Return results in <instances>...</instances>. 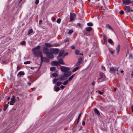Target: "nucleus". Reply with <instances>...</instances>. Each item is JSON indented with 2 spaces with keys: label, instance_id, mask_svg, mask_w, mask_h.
<instances>
[{
  "label": "nucleus",
  "instance_id": "f257e3e1",
  "mask_svg": "<svg viewBox=\"0 0 133 133\" xmlns=\"http://www.w3.org/2000/svg\"><path fill=\"white\" fill-rule=\"evenodd\" d=\"M43 51L44 54L46 55L48 58L52 59L54 58V56L50 51V52L49 49L47 47H44L43 49Z\"/></svg>",
  "mask_w": 133,
  "mask_h": 133
},
{
  "label": "nucleus",
  "instance_id": "f03ea898",
  "mask_svg": "<svg viewBox=\"0 0 133 133\" xmlns=\"http://www.w3.org/2000/svg\"><path fill=\"white\" fill-rule=\"evenodd\" d=\"M58 59V62L56 61H54L52 62V64L55 65H59V64L64 65L65 63L63 62V60L60 59Z\"/></svg>",
  "mask_w": 133,
  "mask_h": 133
},
{
  "label": "nucleus",
  "instance_id": "7ed1b4c3",
  "mask_svg": "<svg viewBox=\"0 0 133 133\" xmlns=\"http://www.w3.org/2000/svg\"><path fill=\"white\" fill-rule=\"evenodd\" d=\"M60 69L62 71L64 72V73L69 71L70 70L69 68L64 66H61Z\"/></svg>",
  "mask_w": 133,
  "mask_h": 133
},
{
  "label": "nucleus",
  "instance_id": "20e7f679",
  "mask_svg": "<svg viewBox=\"0 0 133 133\" xmlns=\"http://www.w3.org/2000/svg\"><path fill=\"white\" fill-rule=\"evenodd\" d=\"M34 54L36 57H40L41 58L42 56L41 52L39 50H37L35 51Z\"/></svg>",
  "mask_w": 133,
  "mask_h": 133
},
{
  "label": "nucleus",
  "instance_id": "39448f33",
  "mask_svg": "<svg viewBox=\"0 0 133 133\" xmlns=\"http://www.w3.org/2000/svg\"><path fill=\"white\" fill-rule=\"evenodd\" d=\"M64 53V51L63 50H62L60 51L59 52L58 56L57 57V59H62L63 57V55Z\"/></svg>",
  "mask_w": 133,
  "mask_h": 133
},
{
  "label": "nucleus",
  "instance_id": "423d86ee",
  "mask_svg": "<svg viewBox=\"0 0 133 133\" xmlns=\"http://www.w3.org/2000/svg\"><path fill=\"white\" fill-rule=\"evenodd\" d=\"M124 9L127 12H129L130 11L132 12L133 10L131 9L130 7L129 6H125L124 8Z\"/></svg>",
  "mask_w": 133,
  "mask_h": 133
},
{
  "label": "nucleus",
  "instance_id": "0eeeda50",
  "mask_svg": "<svg viewBox=\"0 0 133 133\" xmlns=\"http://www.w3.org/2000/svg\"><path fill=\"white\" fill-rule=\"evenodd\" d=\"M49 61V59L47 58L46 57H43L42 56L41 57V63L42 64L43 61L46 62H48Z\"/></svg>",
  "mask_w": 133,
  "mask_h": 133
},
{
  "label": "nucleus",
  "instance_id": "6e6552de",
  "mask_svg": "<svg viewBox=\"0 0 133 133\" xmlns=\"http://www.w3.org/2000/svg\"><path fill=\"white\" fill-rule=\"evenodd\" d=\"M76 17V15L74 14L70 13V18L69 21H72L74 20V18Z\"/></svg>",
  "mask_w": 133,
  "mask_h": 133
},
{
  "label": "nucleus",
  "instance_id": "1a4fd4ad",
  "mask_svg": "<svg viewBox=\"0 0 133 133\" xmlns=\"http://www.w3.org/2000/svg\"><path fill=\"white\" fill-rule=\"evenodd\" d=\"M15 96L13 95L12 96V98L11 99V101L10 103V105H13L16 102V100L15 99Z\"/></svg>",
  "mask_w": 133,
  "mask_h": 133
},
{
  "label": "nucleus",
  "instance_id": "9d476101",
  "mask_svg": "<svg viewBox=\"0 0 133 133\" xmlns=\"http://www.w3.org/2000/svg\"><path fill=\"white\" fill-rule=\"evenodd\" d=\"M71 74V72L69 71L65 72L64 73V75L65 77H68L70 76Z\"/></svg>",
  "mask_w": 133,
  "mask_h": 133
},
{
  "label": "nucleus",
  "instance_id": "9b49d317",
  "mask_svg": "<svg viewBox=\"0 0 133 133\" xmlns=\"http://www.w3.org/2000/svg\"><path fill=\"white\" fill-rule=\"evenodd\" d=\"M59 51V50L57 48L56 49H52V51L51 53L53 54L54 53H58Z\"/></svg>",
  "mask_w": 133,
  "mask_h": 133
},
{
  "label": "nucleus",
  "instance_id": "f8f14e48",
  "mask_svg": "<svg viewBox=\"0 0 133 133\" xmlns=\"http://www.w3.org/2000/svg\"><path fill=\"white\" fill-rule=\"evenodd\" d=\"M123 3L125 5H128L131 2L130 0H122Z\"/></svg>",
  "mask_w": 133,
  "mask_h": 133
},
{
  "label": "nucleus",
  "instance_id": "ddd939ff",
  "mask_svg": "<svg viewBox=\"0 0 133 133\" xmlns=\"http://www.w3.org/2000/svg\"><path fill=\"white\" fill-rule=\"evenodd\" d=\"M41 46L39 45H38L34 47L32 49V51H35L37 50H38L40 49Z\"/></svg>",
  "mask_w": 133,
  "mask_h": 133
},
{
  "label": "nucleus",
  "instance_id": "4468645a",
  "mask_svg": "<svg viewBox=\"0 0 133 133\" xmlns=\"http://www.w3.org/2000/svg\"><path fill=\"white\" fill-rule=\"evenodd\" d=\"M118 67H111L110 68V70L112 71H115L117 70Z\"/></svg>",
  "mask_w": 133,
  "mask_h": 133
},
{
  "label": "nucleus",
  "instance_id": "2eb2a0df",
  "mask_svg": "<svg viewBox=\"0 0 133 133\" xmlns=\"http://www.w3.org/2000/svg\"><path fill=\"white\" fill-rule=\"evenodd\" d=\"M45 46L47 47H54V46L52 45V44H51L50 43H45Z\"/></svg>",
  "mask_w": 133,
  "mask_h": 133
},
{
  "label": "nucleus",
  "instance_id": "dca6fc26",
  "mask_svg": "<svg viewBox=\"0 0 133 133\" xmlns=\"http://www.w3.org/2000/svg\"><path fill=\"white\" fill-rule=\"evenodd\" d=\"M94 111L95 113L98 116H99L100 115V114L99 113L98 110L96 108H95L94 109Z\"/></svg>",
  "mask_w": 133,
  "mask_h": 133
},
{
  "label": "nucleus",
  "instance_id": "f3484780",
  "mask_svg": "<svg viewBox=\"0 0 133 133\" xmlns=\"http://www.w3.org/2000/svg\"><path fill=\"white\" fill-rule=\"evenodd\" d=\"M104 76V75L102 73H100L98 76V79L99 80L101 79L102 77H103Z\"/></svg>",
  "mask_w": 133,
  "mask_h": 133
},
{
  "label": "nucleus",
  "instance_id": "a211bd4d",
  "mask_svg": "<svg viewBox=\"0 0 133 133\" xmlns=\"http://www.w3.org/2000/svg\"><path fill=\"white\" fill-rule=\"evenodd\" d=\"M66 77H65V76L64 75V74L60 78L59 77H58V78L60 79V80L62 81L66 79Z\"/></svg>",
  "mask_w": 133,
  "mask_h": 133
},
{
  "label": "nucleus",
  "instance_id": "6ab92c4d",
  "mask_svg": "<svg viewBox=\"0 0 133 133\" xmlns=\"http://www.w3.org/2000/svg\"><path fill=\"white\" fill-rule=\"evenodd\" d=\"M82 58H80L78 59V63H77V65H79L81 63V62L82 61Z\"/></svg>",
  "mask_w": 133,
  "mask_h": 133
},
{
  "label": "nucleus",
  "instance_id": "aec40b11",
  "mask_svg": "<svg viewBox=\"0 0 133 133\" xmlns=\"http://www.w3.org/2000/svg\"><path fill=\"white\" fill-rule=\"evenodd\" d=\"M106 27L110 29L112 31H113V29L111 26L109 25L108 24H107L106 25Z\"/></svg>",
  "mask_w": 133,
  "mask_h": 133
},
{
  "label": "nucleus",
  "instance_id": "412c9836",
  "mask_svg": "<svg viewBox=\"0 0 133 133\" xmlns=\"http://www.w3.org/2000/svg\"><path fill=\"white\" fill-rule=\"evenodd\" d=\"M25 74L24 72L21 71L19 72L17 74V76H23Z\"/></svg>",
  "mask_w": 133,
  "mask_h": 133
},
{
  "label": "nucleus",
  "instance_id": "4be33fe9",
  "mask_svg": "<svg viewBox=\"0 0 133 133\" xmlns=\"http://www.w3.org/2000/svg\"><path fill=\"white\" fill-rule=\"evenodd\" d=\"M92 29V28L91 27H86L85 28V29L86 31H90Z\"/></svg>",
  "mask_w": 133,
  "mask_h": 133
},
{
  "label": "nucleus",
  "instance_id": "5701e85b",
  "mask_svg": "<svg viewBox=\"0 0 133 133\" xmlns=\"http://www.w3.org/2000/svg\"><path fill=\"white\" fill-rule=\"evenodd\" d=\"M120 45H118L116 48V50L117 51V54H118L120 50Z\"/></svg>",
  "mask_w": 133,
  "mask_h": 133
},
{
  "label": "nucleus",
  "instance_id": "b1692460",
  "mask_svg": "<svg viewBox=\"0 0 133 133\" xmlns=\"http://www.w3.org/2000/svg\"><path fill=\"white\" fill-rule=\"evenodd\" d=\"M60 90V88L58 87H56V86H55L54 87V90L56 92H57L59 90Z\"/></svg>",
  "mask_w": 133,
  "mask_h": 133
},
{
  "label": "nucleus",
  "instance_id": "393cba45",
  "mask_svg": "<svg viewBox=\"0 0 133 133\" xmlns=\"http://www.w3.org/2000/svg\"><path fill=\"white\" fill-rule=\"evenodd\" d=\"M75 54L76 55H81V54L80 53V52L79 50H76L75 51Z\"/></svg>",
  "mask_w": 133,
  "mask_h": 133
},
{
  "label": "nucleus",
  "instance_id": "a878e982",
  "mask_svg": "<svg viewBox=\"0 0 133 133\" xmlns=\"http://www.w3.org/2000/svg\"><path fill=\"white\" fill-rule=\"evenodd\" d=\"M8 106V104H6L4 106V107L3 108V110L4 111H5L6 110Z\"/></svg>",
  "mask_w": 133,
  "mask_h": 133
},
{
  "label": "nucleus",
  "instance_id": "bb28decb",
  "mask_svg": "<svg viewBox=\"0 0 133 133\" xmlns=\"http://www.w3.org/2000/svg\"><path fill=\"white\" fill-rule=\"evenodd\" d=\"M58 80H60L58 78H54L53 80V84H55V83L57 82Z\"/></svg>",
  "mask_w": 133,
  "mask_h": 133
},
{
  "label": "nucleus",
  "instance_id": "cd10ccee",
  "mask_svg": "<svg viewBox=\"0 0 133 133\" xmlns=\"http://www.w3.org/2000/svg\"><path fill=\"white\" fill-rule=\"evenodd\" d=\"M33 30L32 29H30L28 31L27 34L29 35L30 34L33 32Z\"/></svg>",
  "mask_w": 133,
  "mask_h": 133
},
{
  "label": "nucleus",
  "instance_id": "c85d7f7f",
  "mask_svg": "<svg viewBox=\"0 0 133 133\" xmlns=\"http://www.w3.org/2000/svg\"><path fill=\"white\" fill-rule=\"evenodd\" d=\"M52 76L53 77H56L58 76V75L56 73H53L52 74Z\"/></svg>",
  "mask_w": 133,
  "mask_h": 133
},
{
  "label": "nucleus",
  "instance_id": "c756f323",
  "mask_svg": "<svg viewBox=\"0 0 133 133\" xmlns=\"http://www.w3.org/2000/svg\"><path fill=\"white\" fill-rule=\"evenodd\" d=\"M74 76L75 74H74L72 75L71 77H69L68 79V81H70L72 79Z\"/></svg>",
  "mask_w": 133,
  "mask_h": 133
},
{
  "label": "nucleus",
  "instance_id": "7c9ffc66",
  "mask_svg": "<svg viewBox=\"0 0 133 133\" xmlns=\"http://www.w3.org/2000/svg\"><path fill=\"white\" fill-rule=\"evenodd\" d=\"M56 68L54 66L51 67L50 68V70L51 71H54L56 69Z\"/></svg>",
  "mask_w": 133,
  "mask_h": 133
},
{
  "label": "nucleus",
  "instance_id": "2f4dec72",
  "mask_svg": "<svg viewBox=\"0 0 133 133\" xmlns=\"http://www.w3.org/2000/svg\"><path fill=\"white\" fill-rule=\"evenodd\" d=\"M79 68V67L78 66L77 67H76L75 68H74L72 70V71L73 72H75L78 70Z\"/></svg>",
  "mask_w": 133,
  "mask_h": 133
},
{
  "label": "nucleus",
  "instance_id": "473e14b6",
  "mask_svg": "<svg viewBox=\"0 0 133 133\" xmlns=\"http://www.w3.org/2000/svg\"><path fill=\"white\" fill-rule=\"evenodd\" d=\"M81 113H80L79 115V116L78 118H77V123H78L79 122V120L80 117L81 116Z\"/></svg>",
  "mask_w": 133,
  "mask_h": 133
},
{
  "label": "nucleus",
  "instance_id": "72a5a7b5",
  "mask_svg": "<svg viewBox=\"0 0 133 133\" xmlns=\"http://www.w3.org/2000/svg\"><path fill=\"white\" fill-rule=\"evenodd\" d=\"M73 32V31L72 29L69 30L68 31V33L69 35L71 34Z\"/></svg>",
  "mask_w": 133,
  "mask_h": 133
},
{
  "label": "nucleus",
  "instance_id": "f704fd0d",
  "mask_svg": "<svg viewBox=\"0 0 133 133\" xmlns=\"http://www.w3.org/2000/svg\"><path fill=\"white\" fill-rule=\"evenodd\" d=\"M87 25L88 26H92L93 25V24L91 22H89L87 23Z\"/></svg>",
  "mask_w": 133,
  "mask_h": 133
},
{
  "label": "nucleus",
  "instance_id": "c9c22d12",
  "mask_svg": "<svg viewBox=\"0 0 133 133\" xmlns=\"http://www.w3.org/2000/svg\"><path fill=\"white\" fill-rule=\"evenodd\" d=\"M25 0H20L19 2V4H21L22 3H24L25 2Z\"/></svg>",
  "mask_w": 133,
  "mask_h": 133
},
{
  "label": "nucleus",
  "instance_id": "e433bc0d",
  "mask_svg": "<svg viewBox=\"0 0 133 133\" xmlns=\"http://www.w3.org/2000/svg\"><path fill=\"white\" fill-rule=\"evenodd\" d=\"M108 42L111 44H112L113 43V42L112 41V39H108Z\"/></svg>",
  "mask_w": 133,
  "mask_h": 133
},
{
  "label": "nucleus",
  "instance_id": "4c0bfd02",
  "mask_svg": "<svg viewBox=\"0 0 133 133\" xmlns=\"http://www.w3.org/2000/svg\"><path fill=\"white\" fill-rule=\"evenodd\" d=\"M62 84V82H58L56 83V85L57 86H60Z\"/></svg>",
  "mask_w": 133,
  "mask_h": 133
},
{
  "label": "nucleus",
  "instance_id": "58836bf2",
  "mask_svg": "<svg viewBox=\"0 0 133 133\" xmlns=\"http://www.w3.org/2000/svg\"><path fill=\"white\" fill-rule=\"evenodd\" d=\"M26 43L24 41H23L21 43V45H24Z\"/></svg>",
  "mask_w": 133,
  "mask_h": 133
},
{
  "label": "nucleus",
  "instance_id": "ea45409f",
  "mask_svg": "<svg viewBox=\"0 0 133 133\" xmlns=\"http://www.w3.org/2000/svg\"><path fill=\"white\" fill-rule=\"evenodd\" d=\"M68 80H66L63 83V84L64 85H66L68 83Z\"/></svg>",
  "mask_w": 133,
  "mask_h": 133
},
{
  "label": "nucleus",
  "instance_id": "a19ab883",
  "mask_svg": "<svg viewBox=\"0 0 133 133\" xmlns=\"http://www.w3.org/2000/svg\"><path fill=\"white\" fill-rule=\"evenodd\" d=\"M30 63V61H28L26 62H25L24 63V64H29Z\"/></svg>",
  "mask_w": 133,
  "mask_h": 133
},
{
  "label": "nucleus",
  "instance_id": "79ce46f5",
  "mask_svg": "<svg viewBox=\"0 0 133 133\" xmlns=\"http://www.w3.org/2000/svg\"><path fill=\"white\" fill-rule=\"evenodd\" d=\"M52 45L54 46V47H57L59 46V45L58 44H52Z\"/></svg>",
  "mask_w": 133,
  "mask_h": 133
},
{
  "label": "nucleus",
  "instance_id": "37998d69",
  "mask_svg": "<svg viewBox=\"0 0 133 133\" xmlns=\"http://www.w3.org/2000/svg\"><path fill=\"white\" fill-rule=\"evenodd\" d=\"M61 21V19H58L56 21V22L58 23H60Z\"/></svg>",
  "mask_w": 133,
  "mask_h": 133
},
{
  "label": "nucleus",
  "instance_id": "c03bdc74",
  "mask_svg": "<svg viewBox=\"0 0 133 133\" xmlns=\"http://www.w3.org/2000/svg\"><path fill=\"white\" fill-rule=\"evenodd\" d=\"M119 13L120 14L123 15L124 13V12L123 11L121 10L119 11Z\"/></svg>",
  "mask_w": 133,
  "mask_h": 133
},
{
  "label": "nucleus",
  "instance_id": "a18cd8bd",
  "mask_svg": "<svg viewBox=\"0 0 133 133\" xmlns=\"http://www.w3.org/2000/svg\"><path fill=\"white\" fill-rule=\"evenodd\" d=\"M98 92L99 93V94L102 95L104 93V92H102L100 91H98Z\"/></svg>",
  "mask_w": 133,
  "mask_h": 133
},
{
  "label": "nucleus",
  "instance_id": "49530a36",
  "mask_svg": "<svg viewBox=\"0 0 133 133\" xmlns=\"http://www.w3.org/2000/svg\"><path fill=\"white\" fill-rule=\"evenodd\" d=\"M103 38L104 40H106L107 39V38L105 35H103Z\"/></svg>",
  "mask_w": 133,
  "mask_h": 133
},
{
  "label": "nucleus",
  "instance_id": "de8ad7c7",
  "mask_svg": "<svg viewBox=\"0 0 133 133\" xmlns=\"http://www.w3.org/2000/svg\"><path fill=\"white\" fill-rule=\"evenodd\" d=\"M51 20L53 21H55L56 20V19L55 18L52 17L51 18Z\"/></svg>",
  "mask_w": 133,
  "mask_h": 133
},
{
  "label": "nucleus",
  "instance_id": "09e8293b",
  "mask_svg": "<svg viewBox=\"0 0 133 133\" xmlns=\"http://www.w3.org/2000/svg\"><path fill=\"white\" fill-rule=\"evenodd\" d=\"M109 52L112 54H113L115 51H113L111 50H109Z\"/></svg>",
  "mask_w": 133,
  "mask_h": 133
},
{
  "label": "nucleus",
  "instance_id": "8fccbe9b",
  "mask_svg": "<svg viewBox=\"0 0 133 133\" xmlns=\"http://www.w3.org/2000/svg\"><path fill=\"white\" fill-rule=\"evenodd\" d=\"M39 0H36L35 2V3L36 4H37L39 3Z\"/></svg>",
  "mask_w": 133,
  "mask_h": 133
},
{
  "label": "nucleus",
  "instance_id": "3c124183",
  "mask_svg": "<svg viewBox=\"0 0 133 133\" xmlns=\"http://www.w3.org/2000/svg\"><path fill=\"white\" fill-rule=\"evenodd\" d=\"M71 48L72 49H75V47L74 45H72L71 46Z\"/></svg>",
  "mask_w": 133,
  "mask_h": 133
},
{
  "label": "nucleus",
  "instance_id": "603ef678",
  "mask_svg": "<svg viewBox=\"0 0 133 133\" xmlns=\"http://www.w3.org/2000/svg\"><path fill=\"white\" fill-rule=\"evenodd\" d=\"M65 87L64 86H63V85H62L60 86V87L59 88H61L62 89H63Z\"/></svg>",
  "mask_w": 133,
  "mask_h": 133
},
{
  "label": "nucleus",
  "instance_id": "864d4df0",
  "mask_svg": "<svg viewBox=\"0 0 133 133\" xmlns=\"http://www.w3.org/2000/svg\"><path fill=\"white\" fill-rule=\"evenodd\" d=\"M102 69H103L104 70H105V67L104 66H102Z\"/></svg>",
  "mask_w": 133,
  "mask_h": 133
},
{
  "label": "nucleus",
  "instance_id": "5fc2aeb1",
  "mask_svg": "<svg viewBox=\"0 0 133 133\" xmlns=\"http://www.w3.org/2000/svg\"><path fill=\"white\" fill-rule=\"evenodd\" d=\"M69 40V39H65L64 40V41L65 42H67Z\"/></svg>",
  "mask_w": 133,
  "mask_h": 133
},
{
  "label": "nucleus",
  "instance_id": "6e6d98bb",
  "mask_svg": "<svg viewBox=\"0 0 133 133\" xmlns=\"http://www.w3.org/2000/svg\"><path fill=\"white\" fill-rule=\"evenodd\" d=\"M82 124L83 125H85V122L83 120L82 121Z\"/></svg>",
  "mask_w": 133,
  "mask_h": 133
},
{
  "label": "nucleus",
  "instance_id": "4d7b16f0",
  "mask_svg": "<svg viewBox=\"0 0 133 133\" xmlns=\"http://www.w3.org/2000/svg\"><path fill=\"white\" fill-rule=\"evenodd\" d=\"M131 111L133 112V105L131 106Z\"/></svg>",
  "mask_w": 133,
  "mask_h": 133
},
{
  "label": "nucleus",
  "instance_id": "13d9d810",
  "mask_svg": "<svg viewBox=\"0 0 133 133\" xmlns=\"http://www.w3.org/2000/svg\"><path fill=\"white\" fill-rule=\"evenodd\" d=\"M92 85L94 86L95 85V82L94 81L92 83Z\"/></svg>",
  "mask_w": 133,
  "mask_h": 133
},
{
  "label": "nucleus",
  "instance_id": "bf43d9fd",
  "mask_svg": "<svg viewBox=\"0 0 133 133\" xmlns=\"http://www.w3.org/2000/svg\"><path fill=\"white\" fill-rule=\"evenodd\" d=\"M42 22V20H40L39 21V24H41V23Z\"/></svg>",
  "mask_w": 133,
  "mask_h": 133
},
{
  "label": "nucleus",
  "instance_id": "052dcab7",
  "mask_svg": "<svg viewBox=\"0 0 133 133\" xmlns=\"http://www.w3.org/2000/svg\"><path fill=\"white\" fill-rule=\"evenodd\" d=\"M129 58L130 59H132V57L130 55H129Z\"/></svg>",
  "mask_w": 133,
  "mask_h": 133
},
{
  "label": "nucleus",
  "instance_id": "680f3d73",
  "mask_svg": "<svg viewBox=\"0 0 133 133\" xmlns=\"http://www.w3.org/2000/svg\"><path fill=\"white\" fill-rule=\"evenodd\" d=\"M67 54H68V53L67 52L65 53V54L64 55V56H63V57H64L65 56L67 55Z\"/></svg>",
  "mask_w": 133,
  "mask_h": 133
},
{
  "label": "nucleus",
  "instance_id": "e2e57ef3",
  "mask_svg": "<svg viewBox=\"0 0 133 133\" xmlns=\"http://www.w3.org/2000/svg\"><path fill=\"white\" fill-rule=\"evenodd\" d=\"M77 25L79 26H80L81 25V24L79 23H77Z\"/></svg>",
  "mask_w": 133,
  "mask_h": 133
},
{
  "label": "nucleus",
  "instance_id": "0e129e2a",
  "mask_svg": "<svg viewBox=\"0 0 133 133\" xmlns=\"http://www.w3.org/2000/svg\"><path fill=\"white\" fill-rule=\"evenodd\" d=\"M10 99V97H8V98H7V100H8V101Z\"/></svg>",
  "mask_w": 133,
  "mask_h": 133
},
{
  "label": "nucleus",
  "instance_id": "69168bd1",
  "mask_svg": "<svg viewBox=\"0 0 133 133\" xmlns=\"http://www.w3.org/2000/svg\"><path fill=\"white\" fill-rule=\"evenodd\" d=\"M131 75L132 76H133V71L132 72V73L131 74Z\"/></svg>",
  "mask_w": 133,
  "mask_h": 133
},
{
  "label": "nucleus",
  "instance_id": "338daca9",
  "mask_svg": "<svg viewBox=\"0 0 133 133\" xmlns=\"http://www.w3.org/2000/svg\"><path fill=\"white\" fill-rule=\"evenodd\" d=\"M28 84L29 85H30L31 83H28Z\"/></svg>",
  "mask_w": 133,
  "mask_h": 133
},
{
  "label": "nucleus",
  "instance_id": "774afa93",
  "mask_svg": "<svg viewBox=\"0 0 133 133\" xmlns=\"http://www.w3.org/2000/svg\"><path fill=\"white\" fill-rule=\"evenodd\" d=\"M121 72L122 73L123 72V71L122 70H121Z\"/></svg>",
  "mask_w": 133,
  "mask_h": 133
}]
</instances>
